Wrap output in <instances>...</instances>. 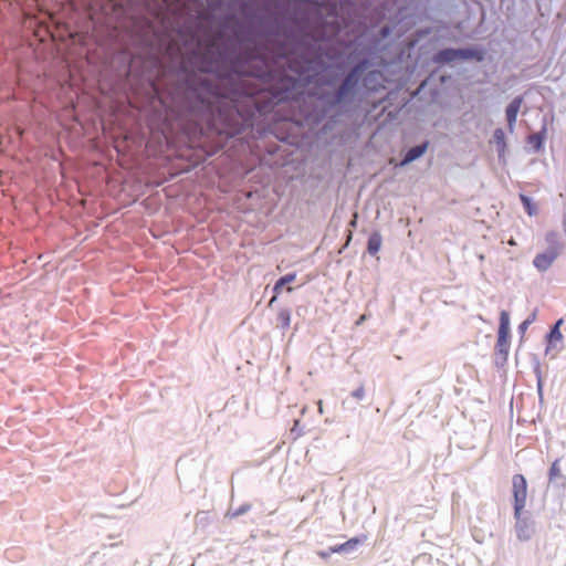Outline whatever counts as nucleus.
I'll return each mask as SVG.
<instances>
[{
    "instance_id": "412c9836",
    "label": "nucleus",
    "mask_w": 566,
    "mask_h": 566,
    "mask_svg": "<svg viewBox=\"0 0 566 566\" xmlns=\"http://www.w3.org/2000/svg\"><path fill=\"white\" fill-rule=\"evenodd\" d=\"M252 509V505L250 503H243L237 509H229L226 516L229 518H235L239 517L245 513H248Z\"/></svg>"
},
{
    "instance_id": "a878e982",
    "label": "nucleus",
    "mask_w": 566,
    "mask_h": 566,
    "mask_svg": "<svg viewBox=\"0 0 566 566\" xmlns=\"http://www.w3.org/2000/svg\"><path fill=\"white\" fill-rule=\"evenodd\" d=\"M555 239H556V234L554 232H549L546 234V241L549 243V245H557Z\"/></svg>"
},
{
    "instance_id": "f03ea898",
    "label": "nucleus",
    "mask_w": 566,
    "mask_h": 566,
    "mask_svg": "<svg viewBox=\"0 0 566 566\" xmlns=\"http://www.w3.org/2000/svg\"><path fill=\"white\" fill-rule=\"evenodd\" d=\"M171 105L164 106L151 118V124L168 144L201 146L203 138H231L254 123L260 107L252 97L233 104L221 99L226 93L213 80L201 76L187 65H180Z\"/></svg>"
},
{
    "instance_id": "9b49d317",
    "label": "nucleus",
    "mask_w": 566,
    "mask_h": 566,
    "mask_svg": "<svg viewBox=\"0 0 566 566\" xmlns=\"http://www.w3.org/2000/svg\"><path fill=\"white\" fill-rule=\"evenodd\" d=\"M563 324V319H558L549 329L548 334L546 335V352H549L551 349H557V343H560L563 339V335L560 333V325ZM560 348H558L559 350Z\"/></svg>"
},
{
    "instance_id": "4468645a",
    "label": "nucleus",
    "mask_w": 566,
    "mask_h": 566,
    "mask_svg": "<svg viewBox=\"0 0 566 566\" xmlns=\"http://www.w3.org/2000/svg\"><path fill=\"white\" fill-rule=\"evenodd\" d=\"M382 238L378 231H374L367 240V251L370 255H375L381 248Z\"/></svg>"
},
{
    "instance_id": "0eeeda50",
    "label": "nucleus",
    "mask_w": 566,
    "mask_h": 566,
    "mask_svg": "<svg viewBox=\"0 0 566 566\" xmlns=\"http://www.w3.org/2000/svg\"><path fill=\"white\" fill-rule=\"evenodd\" d=\"M548 482L555 488L566 489V475L562 473L560 458L553 461L548 470Z\"/></svg>"
},
{
    "instance_id": "1a4fd4ad",
    "label": "nucleus",
    "mask_w": 566,
    "mask_h": 566,
    "mask_svg": "<svg viewBox=\"0 0 566 566\" xmlns=\"http://www.w3.org/2000/svg\"><path fill=\"white\" fill-rule=\"evenodd\" d=\"M457 60H459V49L454 48L439 50L431 57V61L438 65L450 64Z\"/></svg>"
},
{
    "instance_id": "2eb2a0df",
    "label": "nucleus",
    "mask_w": 566,
    "mask_h": 566,
    "mask_svg": "<svg viewBox=\"0 0 566 566\" xmlns=\"http://www.w3.org/2000/svg\"><path fill=\"white\" fill-rule=\"evenodd\" d=\"M545 135H546V128L543 127L542 130L528 136L527 142L532 146V148L535 153L541 151V149L543 148Z\"/></svg>"
},
{
    "instance_id": "9d476101",
    "label": "nucleus",
    "mask_w": 566,
    "mask_h": 566,
    "mask_svg": "<svg viewBox=\"0 0 566 566\" xmlns=\"http://www.w3.org/2000/svg\"><path fill=\"white\" fill-rule=\"evenodd\" d=\"M523 103V96H515L510 104L506 106L505 115L507 120V126L512 132L516 124L517 114L520 112L521 105Z\"/></svg>"
},
{
    "instance_id": "6e6552de",
    "label": "nucleus",
    "mask_w": 566,
    "mask_h": 566,
    "mask_svg": "<svg viewBox=\"0 0 566 566\" xmlns=\"http://www.w3.org/2000/svg\"><path fill=\"white\" fill-rule=\"evenodd\" d=\"M429 142L424 140L421 144L410 147L403 155L401 161L398 164L399 167L407 166L415 160L419 159L428 149Z\"/></svg>"
},
{
    "instance_id": "cd10ccee",
    "label": "nucleus",
    "mask_w": 566,
    "mask_h": 566,
    "mask_svg": "<svg viewBox=\"0 0 566 566\" xmlns=\"http://www.w3.org/2000/svg\"><path fill=\"white\" fill-rule=\"evenodd\" d=\"M366 319V315H361L359 319L357 321V325L361 324Z\"/></svg>"
},
{
    "instance_id": "aec40b11",
    "label": "nucleus",
    "mask_w": 566,
    "mask_h": 566,
    "mask_svg": "<svg viewBox=\"0 0 566 566\" xmlns=\"http://www.w3.org/2000/svg\"><path fill=\"white\" fill-rule=\"evenodd\" d=\"M279 326L282 331H286L291 324V311L289 308H281L277 314Z\"/></svg>"
},
{
    "instance_id": "5701e85b",
    "label": "nucleus",
    "mask_w": 566,
    "mask_h": 566,
    "mask_svg": "<svg viewBox=\"0 0 566 566\" xmlns=\"http://www.w3.org/2000/svg\"><path fill=\"white\" fill-rule=\"evenodd\" d=\"M352 397L356 400H363L365 398V387L360 385L355 390L352 391Z\"/></svg>"
},
{
    "instance_id": "ddd939ff",
    "label": "nucleus",
    "mask_w": 566,
    "mask_h": 566,
    "mask_svg": "<svg viewBox=\"0 0 566 566\" xmlns=\"http://www.w3.org/2000/svg\"><path fill=\"white\" fill-rule=\"evenodd\" d=\"M366 539V536L363 535L360 537H353L346 541L343 544H338L333 546V551H337L338 554H348L357 549L359 545H361Z\"/></svg>"
},
{
    "instance_id": "dca6fc26",
    "label": "nucleus",
    "mask_w": 566,
    "mask_h": 566,
    "mask_svg": "<svg viewBox=\"0 0 566 566\" xmlns=\"http://www.w3.org/2000/svg\"><path fill=\"white\" fill-rule=\"evenodd\" d=\"M296 279V273H287L283 276H281L274 284L273 286V292L275 294H279L282 289L286 285V284H290L292 282H294ZM276 300V295H274L271 301H270V304H272L274 301Z\"/></svg>"
},
{
    "instance_id": "c85d7f7f",
    "label": "nucleus",
    "mask_w": 566,
    "mask_h": 566,
    "mask_svg": "<svg viewBox=\"0 0 566 566\" xmlns=\"http://www.w3.org/2000/svg\"><path fill=\"white\" fill-rule=\"evenodd\" d=\"M535 317H536V314H535V313H533V314H532L527 319H532V323H533V322H534V319H535Z\"/></svg>"
},
{
    "instance_id": "f257e3e1",
    "label": "nucleus",
    "mask_w": 566,
    "mask_h": 566,
    "mask_svg": "<svg viewBox=\"0 0 566 566\" xmlns=\"http://www.w3.org/2000/svg\"><path fill=\"white\" fill-rule=\"evenodd\" d=\"M230 4L238 8L241 18L227 14L220 19V44L188 56L199 73L228 81L249 75L248 66L256 57L250 45L259 40L284 36L294 48L345 41L343 35L349 34L358 13L353 0H290L284 7L291 12L284 17L266 6L255 9L251 0H230Z\"/></svg>"
},
{
    "instance_id": "6ab92c4d",
    "label": "nucleus",
    "mask_w": 566,
    "mask_h": 566,
    "mask_svg": "<svg viewBox=\"0 0 566 566\" xmlns=\"http://www.w3.org/2000/svg\"><path fill=\"white\" fill-rule=\"evenodd\" d=\"M520 200L523 205V208L525 210V212L530 216V217H533V216H536L538 213V208L537 206L533 202L532 198L524 195V193H520Z\"/></svg>"
},
{
    "instance_id": "393cba45",
    "label": "nucleus",
    "mask_w": 566,
    "mask_h": 566,
    "mask_svg": "<svg viewBox=\"0 0 566 566\" xmlns=\"http://www.w3.org/2000/svg\"><path fill=\"white\" fill-rule=\"evenodd\" d=\"M530 324H532V319H525L523 321L520 325H518V332L521 334L525 333V331L527 329V327L530 326Z\"/></svg>"
},
{
    "instance_id": "f8f14e48",
    "label": "nucleus",
    "mask_w": 566,
    "mask_h": 566,
    "mask_svg": "<svg viewBox=\"0 0 566 566\" xmlns=\"http://www.w3.org/2000/svg\"><path fill=\"white\" fill-rule=\"evenodd\" d=\"M485 59V51L478 46L459 48V60H475L482 62Z\"/></svg>"
},
{
    "instance_id": "f3484780",
    "label": "nucleus",
    "mask_w": 566,
    "mask_h": 566,
    "mask_svg": "<svg viewBox=\"0 0 566 566\" xmlns=\"http://www.w3.org/2000/svg\"><path fill=\"white\" fill-rule=\"evenodd\" d=\"M494 143L496 145L497 156L501 159L505 154L506 143L505 134L502 128H496L493 133Z\"/></svg>"
},
{
    "instance_id": "bb28decb",
    "label": "nucleus",
    "mask_w": 566,
    "mask_h": 566,
    "mask_svg": "<svg viewBox=\"0 0 566 566\" xmlns=\"http://www.w3.org/2000/svg\"><path fill=\"white\" fill-rule=\"evenodd\" d=\"M230 92L233 93V94H237V93H239V87L238 86H231Z\"/></svg>"
},
{
    "instance_id": "423d86ee",
    "label": "nucleus",
    "mask_w": 566,
    "mask_h": 566,
    "mask_svg": "<svg viewBox=\"0 0 566 566\" xmlns=\"http://www.w3.org/2000/svg\"><path fill=\"white\" fill-rule=\"evenodd\" d=\"M559 255V248L558 245H548V248L542 252L537 253L533 260L534 268L539 272L547 271L554 261Z\"/></svg>"
},
{
    "instance_id": "20e7f679",
    "label": "nucleus",
    "mask_w": 566,
    "mask_h": 566,
    "mask_svg": "<svg viewBox=\"0 0 566 566\" xmlns=\"http://www.w3.org/2000/svg\"><path fill=\"white\" fill-rule=\"evenodd\" d=\"M514 531L520 542H528L536 533V522L528 511H525L527 497V482L523 474H514L512 478Z\"/></svg>"
},
{
    "instance_id": "7ed1b4c3",
    "label": "nucleus",
    "mask_w": 566,
    "mask_h": 566,
    "mask_svg": "<svg viewBox=\"0 0 566 566\" xmlns=\"http://www.w3.org/2000/svg\"><path fill=\"white\" fill-rule=\"evenodd\" d=\"M298 53L289 61V69L298 76L291 75L286 70H270L263 76L270 82L269 94L274 105L296 99L302 88L301 76L313 72L325 71L328 66L348 70L333 91H326L321 99L329 107L353 102L363 74L369 65L368 56L357 36L347 41H327L310 43L305 48H296Z\"/></svg>"
},
{
    "instance_id": "b1692460",
    "label": "nucleus",
    "mask_w": 566,
    "mask_h": 566,
    "mask_svg": "<svg viewBox=\"0 0 566 566\" xmlns=\"http://www.w3.org/2000/svg\"><path fill=\"white\" fill-rule=\"evenodd\" d=\"M334 553H337V551H333V546L328 547L327 549L325 551H319L318 552V555L322 557V558H327L329 557L332 554Z\"/></svg>"
},
{
    "instance_id": "a211bd4d",
    "label": "nucleus",
    "mask_w": 566,
    "mask_h": 566,
    "mask_svg": "<svg viewBox=\"0 0 566 566\" xmlns=\"http://www.w3.org/2000/svg\"><path fill=\"white\" fill-rule=\"evenodd\" d=\"M394 33L395 35L400 36L403 33V31L402 29H397L396 24L392 25L391 23H385L378 30V38L384 40Z\"/></svg>"
},
{
    "instance_id": "39448f33",
    "label": "nucleus",
    "mask_w": 566,
    "mask_h": 566,
    "mask_svg": "<svg viewBox=\"0 0 566 566\" xmlns=\"http://www.w3.org/2000/svg\"><path fill=\"white\" fill-rule=\"evenodd\" d=\"M510 315L506 311L500 314V326L497 332V340L495 344V364L503 366L509 356L510 349Z\"/></svg>"
},
{
    "instance_id": "4be33fe9",
    "label": "nucleus",
    "mask_w": 566,
    "mask_h": 566,
    "mask_svg": "<svg viewBox=\"0 0 566 566\" xmlns=\"http://www.w3.org/2000/svg\"><path fill=\"white\" fill-rule=\"evenodd\" d=\"M533 371L536 376V386H537L538 398H539V400H542L543 399V379H542V368H541L539 361L535 363V365L533 367Z\"/></svg>"
}]
</instances>
